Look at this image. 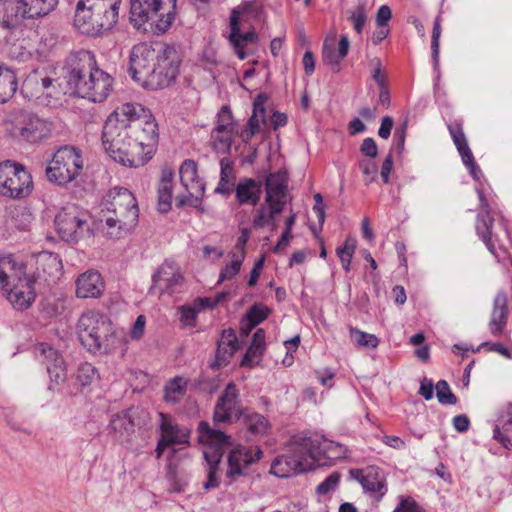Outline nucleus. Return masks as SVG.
Here are the masks:
<instances>
[{
  "label": "nucleus",
  "instance_id": "8",
  "mask_svg": "<svg viewBox=\"0 0 512 512\" xmlns=\"http://www.w3.org/2000/svg\"><path fill=\"white\" fill-rule=\"evenodd\" d=\"M78 338L91 353L107 350L109 337L113 335L112 323L105 315L88 311L83 313L77 324Z\"/></svg>",
  "mask_w": 512,
  "mask_h": 512
},
{
  "label": "nucleus",
  "instance_id": "12",
  "mask_svg": "<svg viewBox=\"0 0 512 512\" xmlns=\"http://www.w3.org/2000/svg\"><path fill=\"white\" fill-rule=\"evenodd\" d=\"M313 469L314 463L309 460L300 436L293 437L287 453L278 456L271 465V473L279 478H287Z\"/></svg>",
  "mask_w": 512,
  "mask_h": 512
},
{
  "label": "nucleus",
  "instance_id": "62",
  "mask_svg": "<svg viewBox=\"0 0 512 512\" xmlns=\"http://www.w3.org/2000/svg\"><path fill=\"white\" fill-rule=\"evenodd\" d=\"M452 424L456 431L464 433L469 429L470 420L465 414H460L453 417Z\"/></svg>",
  "mask_w": 512,
  "mask_h": 512
},
{
  "label": "nucleus",
  "instance_id": "51",
  "mask_svg": "<svg viewBox=\"0 0 512 512\" xmlns=\"http://www.w3.org/2000/svg\"><path fill=\"white\" fill-rule=\"evenodd\" d=\"M341 479V474L337 471L331 473L324 481H322L317 487L316 492L319 495H326L334 491Z\"/></svg>",
  "mask_w": 512,
  "mask_h": 512
},
{
  "label": "nucleus",
  "instance_id": "2",
  "mask_svg": "<svg viewBox=\"0 0 512 512\" xmlns=\"http://www.w3.org/2000/svg\"><path fill=\"white\" fill-rule=\"evenodd\" d=\"M180 55L173 45L140 43L132 48L129 72L147 89L169 86L177 77Z\"/></svg>",
  "mask_w": 512,
  "mask_h": 512
},
{
  "label": "nucleus",
  "instance_id": "56",
  "mask_svg": "<svg viewBox=\"0 0 512 512\" xmlns=\"http://www.w3.org/2000/svg\"><path fill=\"white\" fill-rule=\"evenodd\" d=\"M267 96L264 93L258 94L253 101V113L261 118L262 123L266 122V109L265 103Z\"/></svg>",
  "mask_w": 512,
  "mask_h": 512
},
{
  "label": "nucleus",
  "instance_id": "25",
  "mask_svg": "<svg viewBox=\"0 0 512 512\" xmlns=\"http://www.w3.org/2000/svg\"><path fill=\"white\" fill-rule=\"evenodd\" d=\"M257 35L253 31L241 32L240 30V12L237 8L233 9L230 15V35L229 41L234 48L239 59L244 60L247 57L245 47L248 44L257 42Z\"/></svg>",
  "mask_w": 512,
  "mask_h": 512
},
{
  "label": "nucleus",
  "instance_id": "23",
  "mask_svg": "<svg viewBox=\"0 0 512 512\" xmlns=\"http://www.w3.org/2000/svg\"><path fill=\"white\" fill-rule=\"evenodd\" d=\"M476 192L479 198L481 208V211L478 213L476 219V233L484 242L489 252L495 255L496 248L492 239V227L494 224V218L492 216L493 209L488 203L483 193V190L477 187Z\"/></svg>",
  "mask_w": 512,
  "mask_h": 512
},
{
  "label": "nucleus",
  "instance_id": "26",
  "mask_svg": "<svg viewBox=\"0 0 512 512\" xmlns=\"http://www.w3.org/2000/svg\"><path fill=\"white\" fill-rule=\"evenodd\" d=\"M300 439L303 443L305 451L309 460L313 463L323 458H336L339 457L342 446L338 443L330 441L324 437L321 439H313L311 437H302Z\"/></svg>",
  "mask_w": 512,
  "mask_h": 512
},
{
  "label": "nucleus",
  "instance_id": "15",
  "mask_svg": "<svg viewBox=\"0 0 512 512\" xmlns=\"http://www.w3.org/2000/svg\"><path fill=\"white\" fill-rule=\"evenodd\" d=\"M180 182L187 191V195L177 196L176 205H185L198 208L201 205L205 192V184L197 173V164L194 160L186 159L179 168Z\"/></svg>",
  "mask_w": 512,
  "mask_h": 512
},
{
  "label": "nucleus",
  "instance_id": "20",
  "mask_svg": "<svg viewBox=\"0 0 512 512\" xmlns=\"http://www.w3.org/2000/svg\"><path fill=\"white\" fill-rule=\"evenodd\" d=\"M265 202L272 208V214H280L288 197V177L286 172L271 173L265 180Z\"/></svg>",
  "mask_w": 512,
  "mask_h": 512
},
{
  "label": "nucleus",
  "instance_id": "14",
  "mask_svg": "<svg viewBox=\"0 0 512 512\" xmlns=\"http://www.w3.org/2000/svg\"><path fill=\"white\" fill-rule=\"evenodd\" d=\"M95 56L87 50L71 53L63 67L64 78L72 92L79 96L80 83H87L88 75L93 71Z\"/></svg>",
  "mask_w": 512,
  "mask_h": 512
},
{
  "label": "nucleus",
  "instance_id": "60",
  "mask_svg": "<svg viewBox=\"0 0 512 512\" xmlns=\"http://www.w3.org/2000/svg\"><path fill=\"white\" fill-rule=\"evenodd\" d=\"M469 158L470 159H468V158L462 159L463 164L469 170V173L472 176V178L476 181H479L480 178L482 177V171L479 168V166L477 165V163L475 162L474 156L471 155V156H469Z\"/></svg>",
  "mask_w": 512,
  "mask_h": 512
},
{
  "label": "nucleus",
  "instance_id": "61",
  "mask_svg": "<svg viewBox=\"0 0 512 512\" xmlns=\"http://www.w3.org/2000/svg\"><path fill=\"white\" fill-rule=\"evenodd\" d=\"M145 324H146V318L144 315H139L135 322H134V325L131 329V338L132 339H140L144 333V329H145Z\"/></svg>",
  "mask_w": 512,
  "mask_h": 512
},
{
  "label": "nucleus",
  "instance_id": "43",
  "mask_svg": "<svg viewBox=\"0 0 512 512\" xmlns=\"http://www.w3.org/2000/svg\"><path fill=\"white\" fill-rule=\"evenodd\" d=\"M493 438L504 448H512V417L503 423L502 428L498 425L494 427Z\"/></svg>",
  "mask_w": 512,
  "mask_h": 512
},
{
  "label": "nucleus",
  "instance_id": "37",
  "mask_svg": "<svg viewBox=\"0 0 512 512\" xmlns=\"http://www.w3.org/2000/svg\"><path fill=\"white\" fill-rule=\"evenodd\" d=\"M28 18L34 19L43 17L53 11L57 4L58 0H23Z\"/></svg>",
  "mask_w": 512,
  "mask_h": 512
},
{
  "label": "nucleus",
  "instance_id": "39",
  "mask_svg": "<svg viewBox=\"0 0 512 512\" xmlns=\"http://www.w3.org/2000/svg\"><path fill=\"white\" fill-rule=\"evenodd\" d=\"M186 390V381L181 377H175L165 386L164 399L166 402L176 403L184 395Z\"/></svg>",
  "mask_w": 512,
  "mask_h": 512
},
{
  "label": "nucleus",
  "instance_id": "53",
  "mask_svg": "<svg viewBox=\"0 0 512 512\" xmlns=\"http://www.w3.org/2000/svg\"><path fill=\"white\" fill-rule=\"evenodd\" d=\"M393 512H425L424 509L411 497H400L398 506Z\"/></svg>",
  "mask_w": 512,
  "mask_h": 512
},
{
  "label": "nucleus",
  "instance_id": "52",
  "mask_svg": "<svg viewBox=\"0 0 512 512\" xmlns=\"http://www.w3.org/2000/svg\"><path fill=\"white\" fill-rule=\"evenodd\" d=\"M323 62L330 65L334 72L340 71V63L342 57L332 48H329L326 44L323 45Z\"/></svg>",
  "mask_w": 512,
  "mask_h": 512
},
{
  "label": "nucleus",
  "instance_id": "29",
  "mask_svg": "<svg viewBox=\"0 0 512 512\" xmlns=\"http://www.w3.org/2000/svg\"><path fill=\"white\" fill-rule=\"evenodd\" d=\"M263 193V183L253 178H241L235 187L239 205L257 206Z\"/></svg>",
  "mask_w": 512,
  "mask_h": 512
},
{
  "label": "nucleus",
  "instance_id": "7",
  "mask_svg": "<svg viewBox=\"0 0 512 512\" xmlns=\"http://www.w3.org/2000/svg\"><path fill=\"white\" fill-rule=\"evenodd\" d=\"M198 440L203 445L206 462L207 479L203 483V488L211 490L220 485L219 465L224 452L232 446V437L220 429L211 427L208 422L201 421L198 425Z\"/></svg>",
  "mask_w": 512,
  "mask_h": 512
},
{
  "label": "nucleus",
  "instance_id": "22",
  "mask_svg": "<svg viewBox=\"0 0 512 512\" xmlns=\"http://www.w3.org/2000/svg\"><path fill=\"white\" fill-rule=\"evenodd\" d=\"M184 278L174 261H165L153 274L151 292L174 293L182 286Z\"/></svg>",
  "mask_w": 512,
  "mask_h": 512
},
{
  "label": "nucleus",
  "instance_id": "58",
  "mask_svg": "<svg viewBox=\"0 0 512 512\" xmlns=\"http://www.w3.org/2000/svg\"><path fill=\"white\" fill-rule=\"evenodd\" d=\"M360 151L363 155L369 158H375L378 153V148L375 140L371 137H367L363 140Z\"/></svg>",
  "mask_w": 512,
  "mask_h": 512
},
{
  "label": "nucleus",
  "instance_id": "42",
  "mask_svg": "<svg viewBox=\"0 0 512 512\" xmlns=\"http://www.w3.org/2000/svg\"><path fill=\"white\" fill-rule=\"evenodd\" d=\"M266 348L258 344L250 343L246 353L244 354L240 365L242 367L253 368L262 360Z\"/></svg>",
  "mask_w": 512,
  "mask_h": 512
},
{
  "label": "nucleus",
  "instance_id": "40",
  "mask_svg": "<svg viewBox=\"0 0 512 512\" xmlns=\"http://www.w3.org/2000/svg\"><path fill=\"white\" fill-rule=\"evenodd\" d=\"M100 378L98 370L88 362L81 363L77 368L76 380L81 387H87Z\"/></svg>",
  "mask_w": 512,
  "mask_h": 512
},
{
  "label": "nucleus",
  "instance_id": "34",
  "mask_svg": "<svg viewBox=\"0 0 512 512\" xmlns=\"http://www.w3.org/2000/svg\"><path fill=\"white\" fill-rule=\"evenodd\" d=\"M109 428L118 438H128L131 436L135 431L131 409L114 414L110 419Z\"/></svg>",
  "mask_w": 512,
  "mask_h": 512
},
{
  "label": "nucleus",
  "instance_id": "10",
  "mask_svg": "<svg viewBox=\"0 0 512 512\" xmlns=\"http://www.w3.org/2000/svg\"><path fill=\"white\" fill-rule=\"evenodd\" d=\"M32 190V176L22 164L10 160L0 163V193L3 196L21 199Z\"/></svg>",
  "mask_w": 512,
  "mask_h": 512
},
{
  "label": "nucleus",
  "instance_id": "31",
  "mask_svg": "<svg viewBox=\"0 0 512 512\" xmlns=\"http://www.w3.org/2000/svg\"><path fill=\"white\" fill-rule=\"evenodd\" d=\"M25 18L28 14L23 0H0V23L3 27L14 28Z\"/></svg>",
  "mask_w": 512,
  "mask_h": 512
},
{
  "label": "nucleus",
  "instance_id": "17",
  "mask_svg": "<svg viewBox=\"0 0 512 512\" xmlns=\"http://www.w3.org/2000/svg\"><path fill=\"white\" fill-rule=\"evenodd\" d=\"M35 358L45 365L50 377L49 389L54 390L67 377L66 365L62 354L48 343H37L33 346Z\"/></svg>",
  "mask_w": 512,
  "mask_h": 512
},
{
  "label": "nucleus",
  "instance_id": "54",
  "mask_svg": "<svg viewBox=\"0 0 512 512\" xmlns=\"http://www.w3.org/2000/svg\"><path fill=\"white\" fill-rule=\"evenodd\" d=\"M180 311V321L186 326H195L196 318L199 311L196 307L193 306H181L179 308Z\"/></svg>",
  "mask_w": 512,
  "mask_h": 512
},
{
  "label": "nucleus",
  "instance_id": "55",
  "mask_svg": "<svg viewBox=\"0 0 512 512\" xmlns=\"http://www.w3.org/2000/svg\"><path fill=\"white\" fill-rule=\"evenodd\" d=\"M406 129H407V123H403L400 127H397L394 132V143L392 146V151H395L396 153L400 154L402 153L405 145V138H406Z\"/></svg>",
  "mask_w": 512,
  "mask_h": 512
},
{
  "label": "nucleus",
  "instance_id": "16",
  "mask_svg": "<svg viewBox=\"0 0 512 512\" xmlns=\"http://www.w3.org/2000/svg\"><path fill=\"white\" fill-rule=\"evenodd\" d=\"M227 456L226 477L231 481L247 476L251 465L257 463L263 457V451L259 446H245L237 444L230 447Z\"/></svg>",
  "mask_w": 512,
  "mask_h": 512
},
{
  "label": "nucleus",
  "instance_id": "18",
  "mask_svg": "<svg viewBox=\"0 0 512 512\" xmlns=\"http://www.w3.org/2000/svg\"><path fill=\"white\" fill-rule=\"evenodd\" d=\"M160 437L155 449L157 459H160L164 451L171 446L189 444L190 432L180 427L168 414L159 412Z\"/></svg>",
  "mask_w": 512,
  "mask_h": 512
},
{
  "label": "nucleus",
  "instance_id": "45",
  "mask_svg": "<svg viewBox=\"0 0 512 512\" xmlns=\"http://www.w3.org/2000/svg\"><path fill=\"white\" fill-rule=\"evenodd\" d=\"M232 258L233 259L231 263L227 264L225 267L221 269L218 284L225 280H230L234 278L239 273L244 260V256L233 253Z\"/></svg>",
  "mask_w": 512,
  "mask_h": 512
},
{
  "label": "nucleus",
  "instance_id": "27",
  "mask_svg": "<svg viewBox=\"0 0 512 512\" xmlns=\"http://www.w3.org/2000/svg\"><path fill=\"white\" fill-rule=\"evenodd\" d=\"M238 347L239 342L235 331L231 328L223 330L217 344L215 360L212 362L211 367L219 369L226 366Z\"/></svg>",
  "mask_w": 512,
  "mask_h": 512
},
{
  "label": "nucleus",
  "instance_id": "4",
  "mask_svg": "<svg viewBox=\"0 0 512 512\" xmlns=\"http://www.w3.org/2000/svg\"><path fill=\"white\" fill-rule=\"evenodd\" d=\"M212 420L216 429L221 425L242 420L247 432L254 438L267 435L271 428L270 422L264 415L240 405L239 390L234 382H229L218 397Z\"/></svg>",
  "mask_w": 512,
  "mask_h": 512
},
{
  "label": "nucleus",
  "instance_id": "33",
  "mask_svg": "<svg viewBox=\"0 0 512 512\" xmlns=\"http://www.w3.org/2000/svg\"><path fill=\"white\" fill-rule=\"evenodd\" d=\"M173 177L174 173L170 168L162 169L157 188V209L161 213H167L171 209Z\"/></svg>",
  "mask_w": 512,
  "mask_h": 512
},
{
  "label": "nucleus",
  "instance_id": "13",
  "mask_svg": "<svg viewBox=\"0 0 512 512\" xmlns=\"http://www.w3.org/2000/svg\"><path fill=\"white\" fill-rule=\"evenodd\" d=\"M9 132L19 142L36 143L46 138L50 132V125L36 114L20 110L11 116Z\"/></svg>",
  "mask_w": 512,
  "mask_h": 512
},
{
  "label": "nucleus",
  "instance_id": "1",
  "mask_svg": "<svg viewBox=\"0 0 512 512\" xmlns=\"http://www.w3.org/2000/svg\"><path fill=\"white\" fill-rule=\"evenodd\" d=\"M158 125L139 103H125L106 119L102 143L114 161L127 167L145 165L156 152Z\"/></svg>",
  "mask_w": 512,
  "mask_h": 512
},
{
  "label": "nucleus",
  "instance_id": "32",
  "mask_svg": "<svg viewBox=\"0 0 512 512\" xmlns=\"http://www.w3.org/2000/svg\"><path fill=\"white\" fill-rule=\"evenodd\" d=\"M508 299L505 292L500 291L496 294L493 302V310L489 321V330L492 335L499 336L503 333L507 323Z\"/></svg>",
  "mask_w": 512,
  "mask_h": 512
},
{
  "label": "nucleus",
  "instance_id": "57",
  "mask_svg": "<svg viewBox=\"0 0 512 512\" xmlns=\"http://www.w3.org/2000/svg\"><path fill=\"white\" fill-rule=\"evenodd\" d=\"M350 20L353 23L355 31L361 34L367 21V15L363 7H358V9L351 14Z\"/></svg>",
  "mask_w": 512,
  "mask_h": 512
},
{
  "label": "nucleus",
  "instance_id": "5",
  "mask_svg": "<svg viewBox=\"0 0 512 512\" xmlns=\"http://www.w3.org/2000/svg\"><path fill=\"white\" fill-rule=\"evenodd\" d=\"M121 0H78L74 25L88 36L111 30L118 21Z\"/></svg>",
  "mask_w": 512,
  "mask_h": 512
},
{
  "label": "nucleus",
  "instance_id": "63",
  "mask_svg": "<svg viewBox=\"0 0 512 512\" xmlns=\"http://www.w3.org/2000/svg\"><path fill=\"white\" fill-rule=\"evenodd\" d=\"M393 123V119L390 116L383 117L378 130V135L383 139H388L391 134Z\"/></svg>",
  "mask_w": 512,
  "mask_h": 512
},
{
  "label": "nucleus",
  "instance_id": "38",
  "mask_svg": "<svg viewBox=\"0 0 512 512\" xmlns=\"http://www.w3.org/2000/svg\"><path fill=\"white\" fill-rule=\"evenodd\" d=\"M450 135L453 139L455 146L461 156V159L469 158V156L473 155L471 149L468 146L466 137L464 135L462 126L458 123L451 124L448 126Z\"/></svg>",
  "mask_w": 512,
  "mask_h": 512
},
{
  "label": "nucleus",
  "instance_id": "46",
  "mask_svg": "<svg viewBox=\"0 0 512 512\" xmlns=\"http://www.w3.org/2000/svg\"><path fill=\"white\" fill-rule=\"evenodd\" d=\"M270 312L267 306L256 303L247 310L244 318L250 322V325L257 326L269 316Z\"/></svg>",
  "mask_w": 512,
  "mask_h": 512
},
{
  "label": "nucleus",
  "instance_id": "9",
  "mask_svg": "<svg viewBox=\"0 0 512 512\" xmlns=\"http://www.w3.org/2000/svg\"><path fill=\"white\" fill-rule=\"evenodd\" d=\"M82 168L80 152L73 146H62L53 154L46 175L50 182L64 185L74 180Z\"/></svg>",
  "mask_w": 512,
  "mask_h": 512
},
{
  "label": "nucleus",
  "instance_id": "28",
  "mask_svg": "<svg viewBox=\"0 0 512 512\" xmlns=\"http://www.w3.org/2000/svg\"><path fill=\"white\" fill-rule=\"evenodd\" d=\"M53 81L52 78L47 76L45 71L34 70L25 78L22 92L26 97L52 96L50 89L53 87Z\"/></svg>",
  "mask_w": 512,
  "mask_h": 512
},
{
  "label": "nucleus",
  "instance_id": "36",
  "mask_svg": "<svg viewBox=\"0 0 512 512\" xmlns=\"http://www.w3.org/2000/svg\"><path fill=\"white\" fill-rule=\"evenodd\" d=\"M22 264H18L12 255L0 256V287L9 286L11 281L18 278L17 271Z\"/></svg>",
  "mask_w": 512,
  "mask_h": 512
},
{
  "label": "nucleus",
  "instance_id": "47",
  "mask_svg": "<svg viewBox=\"0 0 512 512\" xmlns=\"http://www.w3.org/2000/svg\"><path fill=\"white\" fill-rule=\"evenodd\" d=\"M436 397L438 402L442 405H455L457 397L451 391L450 386L446 380H439L435 386Z\"/></svg>",
  "mask_w": 512,
  "mask_h": 512
},
{
  "label": "nucleus",
  "instance_id": "19",
  "mask_svg": "<svg viewBox=\"0 0 512 512\" xmlns=\"http://www.w3.org/2000/svg\"><path fill=\"white\" fill-rule=\"evenodd\" d=\"M113 78L100 69L95 62L93 71L88 75L87 83H80L79 97L92 102H103L112 89Z\"/></svg>",
  "mask_w": 512,
  "mask_h": 512
},
{
  "label": "nucleus",
  "instance_id": "11",
  "mask_svg": "<svg viewBox=\"0 0 512 512\" xmlns=\"http://www.w3.org/2000/svg\"><path fill=\"white\" fill-rule=\"evenodd\" d=\"M89 214L77 205L63 207L55 217V225L60 238L65 242H78L90 236Z\"/></svg>",
  "mask_w": 512,
  "mask_h": 512
},
{
  "label": "nucleus",
  "instance_id": "3",
  "mask_svg": "<svg viewBox=\"0 0 512 512\" xmlns=\"http://www.w3.org/2000/svg\"><path fill=\"white\" fill-rule=\"evenodd\" d=\"M97 221L106 236L121 238L138 222L139 208L134 195L126 188L115 187L99 205Z\"/></svg>",
  "mask_w": 512,
  "mask_h": 512
},
{
  "label": "nucleus",
  "instance_id": "24",
  "mask_svg": "<svg viewBox=\"0 0 512 512\" xmlns=\"http://www.w3.org/2000/svg\"><path fill=\"white\" fill-rule=\"evenodd\" d=\"M350 474L366 492L376 494L377 500L386 494V480L380 468L369 466L366 469H351Z\"/></svg>",
  "mask_w": 512,
  "mask_h": 512
},
{
  "label": "nucleus",
  "instance_id": "64",
  "mask_svg": "<svg viewBox=\"0 0 512 512\" xmlns=\"http://www.w3.org/2000/svg\"><path fill=\"white\" fill-rule=\"evenodd\" d=\"M220 179L222 181L229 180L230 177H233V167L232 163L228 158H222L220 160Z\"/></svg>",
  "mask_w": 512,
  "mask_h": 512
},
{
  "label": "nucleus",
  "instance_id": "6",
  "mask_svg": "<svg viewBox=\"0 0 512 512\" xmlns=\"http://www.w3.org/2000/svg\"><path fill=\"white\" fill-rule=\"evenodd\" d=\"M177 0H131L130 20L138 30L166 33L176 19Z\"/></svg>",
  "mask_w": 512,
  "mask_h": 512
},
{
  "label": "nucleus",
  "instance_id": "49",
  "mask_svg": "<svg viewBox=\"0 0 512 512\" xmlns=\"http://www.w3.org/2000/svg\"><path fill=\"white\" fill-rule=\"evenodd\" d=\"M441 36L440 16H437L434 21L431 37V55L435 68L439 66V39Z\"/></svg>",
  "mask_w": 512,
  "mask_h": 512
},
{
  "label": "nucleus",
  "instance_id": "35",
  "mask_svg": "<svg viewBox=\"0 0 512 512\" xmlns=\"http://www.w3.org/2000/svg\"><path fill=\"white\" fill-rule=\"evenodd\" d=\"M18 79L13 69L0 65V103H6L16 93Z\"/></svg>",
  "mask_w": 512,
  "mask_h": 512
},
{
  "label": "nucleus",
  "instance_id": "44",
  "mask_svg": "<svg viewBox=\"0 0 512 512\" xmlns=\"http://www.w3.org/2000/svg\"><path fill=\"white\" fill-rule=\"evenodd\" d=\"M350 337L359 346L365 348H376L379 344L378 338L373 335L359 330L355 327H350Z\"/></svg>",
  "mask_w": 512,
  "mask_h": 512
},
{
  "label": "nucleus",
  "instance_id": "41",
  "mask_svg": "<svg viewBox=\"0 0 512 512\" xmlns=\"http://www.w3.org/2000/svg\"><path fill=\"white\" fill-rule=\"evenodd\" d=\"M232 131H221L218 132L217 128H214L211 133L213 140V148L217 153L228 154L231 150L232 145Z\"/></svg>",
  "mask_w": 512,
  "mask_h": 512
},
{
  "label": "nucleus",
  "instance_id": "21",
  "mask_svg": "<svg viewBox=\"0 0 512 512\" xmlns=\"http://www.w3.org/2000/svg\"><path fill=\"white\" fill-rule=\"evenodd\" d=\"M18 278L11 281L9 286L2 287L6 292L8 301L17 310L23 311L31 306L35 299V293L32 287L33 282L25 277L23 265L17 271Z\"/></svg>",
  "mask_w": 512,
  "mask_h": 512
},
{
  "label": "nucleus",
  "instance_id": "50",
  "mask_svg": "<svg viewBox=\"0 0 512 512\" xmlns=\"http://www.w3.org/2000/svg\"><path fill=\"white\" fill-rule=\"evenodd\" d=\"M278 214H272V208L267 210L263 205L257 209L256 215L253 218V225L258 228H263L267 225H274L275 217Z\"/></svg>",
  "mask_w": 512,
  "mask_h": 512
},
{
  "label": "nucleus",
  "instance_id": "59",
  "mask_svg": "<svg viewBox=\"0 0 512 512\" xmlns=\"http://www.w3.org/2000/svg\"><path fill=\"white\" fill-rule=\"evenodd\" d=\"M392 17L391 9L388 5L379 7L376 14V24L378 27H387L389 20Z\"/></svg>",
  "mask_w": 512,
  "mask_h": 512
},
{
  "label": "nucleus",
  "instance_id": "30",
  "mask_svg": "<svg viewBox=\"0 0 512 512\" xmlns=\"http://www.w3.org/2000/svg\"><path fill=\"white\" fill-rule=\"evenodd\" d=\"M103 290L104 282L97 271H86L76 281V295L79 298H98Z\"/></svg>",
  "mask_w": 512,
  "mask_h": 512
},
{
  "label": "nucleus",
  "instance_id": "48",
  "mask_svg": "<svg viewBox=\"0 0 512 512\" xmlns=\"http://www.w3.org/2000/svg\"><path fill=\"white\" fill-rule=\"evenodd\" d=\"M218 132L221 131H232L235 130V124L233 121L232 113L228 106H223L217 115V125L216 127Z\"/></svg>",
  "mask_w": 512,
  "mask_h": 512
}]
</instances>
